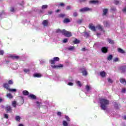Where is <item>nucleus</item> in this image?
I'll use <instances>...</instances> for the list:
<instances>
[{
  "mask_svg": "<svg viewBox=\"0 0 126 126\" xmlns=\"http://www.w3.org/2000/svg\"><path fill=\"white\" fill-rule=\"evenodd\" d=\"M80 12H84L85 11H92V9L88 7H84L80 9Z\"/></svg>",
  "mask_w": 126,
  "mask_h": 126,
  "instance_id": "nucleus-6",
  "label": "nucleus"
},
{
  "mask_svg": "<svg viewBox=\"0 0 126 126\" xmlns=\"http://www.w3.org/2000/svg\"><path fill=\"white\" fill-rule=\"evenodd\" d=\"M114 3H115V4H119V1L115 0V1H114Z\"/></svg>",
  "mask_w": 126,
  "mask_h": 126,
  "instance_id": "nucleus-59",
  "label": "nucleus"
},
{
  "mask_svg": "<svg viewBox=\"0 0 126 126\" xmlns=\"http://www.w3.org/2000/svg\"><path fill=\"white\" fill-rule=\"evenodd\" d=\"M36 104L37 107H41L42 106V103L39 102V101L36 102Z\"/></svg>",
  "mask_w": 126,
  "mask_h": 126,
  "instance_id": "nucleus-39",
  "label": "nucleus"
},
{
  "mask_svg": "<svg viewBox=\"0 0 126 126\" xmlns=\"http://www.w3.org/2000/svg\"><path fill=\"white\" fill-rule=\"evenodd\" d=\"M8 57L11 58V59H13V60H18V59H19V56H14L12 55H9L8 56Z\"/></svg>",
  "mask_w": 126,
  "mask_h": 126,
  "instance_id": "nucleus-9",
  "label": "nucleus"
},
{
  "mask_svg": "<svg viewBox=\"0 0 126 126\" xmlns=\"http://www.w3.org/2000/svg\"><path fill=\"white\" fill-rule=\"evenodd\" d=\"M71 7H70V6H67L66 7V9L67 10H68L69 9H71Z\"/></svg>",
  "mask_w": 126,
  "mask_h": 126,
  "instance_id": "nucleus-55",
  "label": "nucleus"
},
{
  "mask_svg": "<svg viewBox=\"0 0 126 126\" xmlns=\"http://www.w3.org/2000/svg\"><path fill=\"white\" fill-rule=\"evenodd\" d=\"M113 62H114L115 63L117 62H119V58H116L113 60Z\"/></svg>",
  "mask_w": 126,
  "mask_h": 126,
  "instance_id": "nucleus-46",
  "label": "nucleus"
},
{
  "mask_svg": "<svg viewBox=\"0 0 126 126\" xmlns=\"http://www.w3.org/2000/svg\"><path fill=\"white\" fill-rule=\"evenodd\" d=\"M123 120H126V116H124L123 117Z\"/></svg>",
  "mask_w": 126,
  "mask_h": 126,
  "instance_id": "nucleus-62",
  "label": "nucleus"
},
{
  "mask_svg": "<svg viewBox=\"0 0 126 126\" xmlns=\"http://www.w3.org/2000/svg\"><path fill=\"white\" fill-rule=\"evenodd\" d=\"M92 89V88H91V86L89 85H87L86 86V90L87 91V92H89L90 90Z\"/></svg>",
  "mask_w": 126,
  "mask_h": 126,
  "instance_id": "nucleus-14",
  "label": "nucleus"
},
{
  "mask_svg": "<svg viewBox=\"0 0 126 126\" xmlns=\"http://www.w3.org/2000/svg\"><path fill=\"white\" fill-rule=\"evenodd\" d=\"M89 28L91 30H92V31H96V28L92 24L89 25Z\"/></svg>",
  "mask_w": 126,
  "mask_h": 126,
  "instance_id": "nucleus-11",
  "label": "nucleus"
},
{
  "mask_svg": "<svg viewBox=\"0 0 126 126\" xmlns=\"http://www.w3.org/2000/svg\"><path fill=\"white\" fill-rule=\"evenodd\" d=\"M73 16H74V17H76V16H77V12H75L73 13Z\"/></svg>",
  "mask_w": 126,
  "mask_h": 126,
  "instance_id": "nucleus-51",
  "label": "nucleus"
},
{
  "mask_svg": "<svg viewBox=\"0 0 126 126\" xmlns=\"http://www.w3.org/2000/svg\"><path fill=\"white\" fill-rule=\"evenodd\" d=\"M63 34L65 36V37H71V32H67L65 30H63Z\"/></svg>",
  "mask_w": 126,
  "mask_h": 126,
  "instance_id": "nucleus-4",
  "label": "nucleus"
},
{
  "mask_svg": "<svg viewBox=\"0 0 126 126\" xmlns=\"http://www.w3.org/2000/svg\"><path fill=\"white\" fill-rule=\"evenodd\" d=\"M100 75L101 77H105L106 76V72L104 71H102L100 72Z\"/></svg>",
  "mask_w": 126,
  "mask_h": 126,
  "instance_id": "nucleus-18",
  "label": "nucleus"
},
{
  "mask_svg": "<svg viewBox=\"0 0 126 126\" xmlns=\"http://www.w3.org/2000/svg\"><path fill=\"white\" fill-rule=\"evenodd\" d=\"M14 7H11L10 9V11L11 12H14Z\"/></svg>",
  "mask_w": 126,
  "mask_h": 126,
  "instance_id": "nucleus-54",
  "label": "nucleus"
},
{
  "mask_svg": "<svg viewBox=\"0 0 126 126\" xmlns=\"http://www.w3.org/2000/svg\"><path fill=\"white\" fill-rule=\"evenodd\" d=\"M75 83L78 87H81L82 86V84H81V82L79 81H76Z\"/></svg>",
  "mask_w": 126,
  "mask_h": 126,
  "instance_id": "nucleus-16",
  "label": "nucleus"
},
{
  "mask_svg": "<svg viewBox=\"0 0 126 126\" xmlns=\"http://www.w3.org/2000/svg\"><path fill=\"white\" fill-rule=\"evenodd\" d=\"M63 22L64 23H68L70 22V20H69V19L65 18L63 20Z\"/></svg>",
  "mask_w": 126,
  "mask_h": 126,
  "instance_id": "nucleus-26",
  "label": "nucleus"
},
{
  "mask_svg": "<svg viewBox=\"0 0 126 126\" xmlns=\"http://www.w3.org/2000/svg\"><path fill=\"white\" fill-rule=\"evenodd\" d=\"M103 24L105 27H109L110 26V23L107 21H104Z\"/></svg>",
  "mask_w": 126,
  "mask_h": 126,
  "instance_id": "nucleus-21",
  "label": "nucleus"
},
{
  "mask_svg": "<svg viewBox=\"0 0 126 126\" xmlns=\"http://www.w3.org/2000/svg\"><path fill=\"white\" fill-rule=\"evenodd\" d=\"M77 22L78 24H81V22H82V20L79 19Z\"/></svg>",
  "mask_w": 126,
  "mask_h": 126,
  "instance_id": "nucleus-49",
  "label": "nucleus"
},
{
  "mask_svg": "<svg viewBox=\"0 0 126 126\" xmlns=\"http://www.w3.org/2000/svg\"><path fill=\"white\" fill-rule=\"evenodd\" d=\"M60 58L59 57H54L53 59H51L49 61L50 63L51 64H55L56 62H59Z\"/></svg>",
  "mask_w": 126,
  "mask_h": 126,
  "instance_id": "nucleus-2",
  "label": "nucleus"
},
{
  "mask_svg": "<svg viewBox=\"0 0 126 126\" xmlns=\"http://www.w3.org/2000/svg\"><path fill=\"white\" fill-rule=\"evenodd\" d=\"M5 110H6L7 113H9V112H11V108L9 106H7L5 107Z\"/></svg>",
  "mask_w": 126,
  "mask_h": 126,
  "instance_id": "nucleus-12",
  "label": "nucleus"
},
{
  "mask_svg": "<svg viewBox=\"0 0 126 126\" xmlns=\"http://www.w3.org/2000/svg\"><path fill=\"white\" fill-rule=\"evenodd\" d=\"M81 51H82L83 52H84V51H86V48H83L81 49Z\"/></svg>",
  "mask_w": 126,
  "mask_h": 126,
  "instance_id": "nucleus-61",
  "label": "nucleus"
},
{
  "mask_svg": "<svg viewBox=\"0 0 126 126\" xmlns=\"http://www.w3.org/2000/svg\"><path fill=\"white\" fill-rule=\"evenodd\" d=\"M96 29H98V30H100V31H103V26L98 25L96 27Z\"/></svg>",
  "mask_w": 126,
  "mask_h": 126,
  "instance_id": "nucleus-15",
  "label": "nucleus"
},
{
  "mask_svg": "<svg viewBox=\"0 0 126 126\" xmlns=\"http://www.w3.org/2000/svg\"><path fill=\"white\" fill-rule=\"evenodd\" d=\"M63 126H68V124L65 121H63Z\"/></svg>",
  "mask_w": 126,
  "mask_h": 126,
  "instance_id": "nucleus-31",
  "label": "nucleus"
},
{
  "mask_svg": "<svg viewBox=\"0 0 126 126\" xmlns=\"http://www.w3.org/2000/svg\"><path fill=\"white\" fill-rule=\"evenodd\" d=\"M51 67L54 69H59V68H63V64H59L58 65H51Z\"/></svg>",
  "mask_w": 126,
  "mask_h": 126,
  "instance_id": "nucleus-3",
  "label": "nucleus"
},
{
  "mask_svg": "<svg viewBox=\"0 0 126 126\" xmlns=\"http://www.w3.org/2000/svg\"><path fill=\"white\" fill-rule=\"evenodd\" d=\"M20 119H21V118L19 116H17L15 117V120L17 122H19V121H20Z\"/></svg>",
  "mask_w": 126,
  "mask_h": 126,
  "instance_id": "nucleus-35",
  "label": "nucleus"
},
{
  "mask_svg": "<svg viewBox=\"0 0 126 126\" xmlns=\"http://www.w3.org/2000/svg\"><path fill=\"white\" fill-rule=\"evenodd\" d=\"M8 84H10V85L13 84V81H12V80H10L8 81Z\"/></svg>",
  "mask_w": 126,
  "mask_h": 126,
  "instance_id": "nucleus-45",
  "label": "nucleus"
},
{
  "mask_svg": "<svg viewBox=\"0 0 126 126\" xmlns=\"http://www.w3.org/2000/svg\"><path fill=\"white\" fill-rule=\"evenodd\" d=\"M101 51L102 53H104V54H106L107 52H108V48L107 47H102L101 49Z\"/></svg>",
  "mask_w": 126,
  "mask_h": 126,
  "instance_id": "nucleus-13",
  "label": "nucleus"
},
{
  "mask_svg": "<svg viewBox=\"0 0 126 126\" xmlns=\"http://www.w3.org/2000/svg\"><path fill=\"white\" fill-rule=\"evenodd\" d=\"M49 23H48V21L47 20H44L42 22V25L44 27L48 26V25Z\"/></svg>",
  "mask_w": 126,
  "mask_h": 126,
  "instance_id": "nucleus-17",
  "label": "nucleus"
},
{
  "mask_svg": "<svg viewBox=\"0 0 126 126\" xmlns=\"http://www.w3.org/2000/svg\"><path fill=\"white\" fill-rule=\"evenodd\" d=\"M122 11L124 12V13H126V7H124Z\"/></svg>",
  "mask_w": 126,
  "mask_h": 126,
  "instance_id": "nucleus-52",
  "label": "nucleus"
},
{
  "mask_svg": "<svg viewBox=\"0 0 126 126\" xmlns=\"http://www.w3.org/2000/svg\"><path fill=\"white\" fill-rule=\"evenodd\" d=\"M100 35H101L100 33H97V37H99V36H100Z\"/></svg>",
  "mask_w": 126,
  "mask_h": 126,
  "instance_id": "nucleus-63",
  "label": "nucleus"
},
{
  "mask_svg": "<svg viewBox=\"0 0 126 126\" xmlns=\"http://www.w3.org/2000/svg\"><path fill=\"white\" fill-rule=\"evenodd\" d=\"M108 82H109V83H113V80L110 79V78H108Z\"/></svg>",
  "mask_w": 126,
  "mask_h": 126,
  "instance_id": "nucleus-48",
  "label": "nucleus"
},
{
  "mask_svg": "<svg viewBox=\"0 0 126 126\" xmlns=\"http://www.w3.org/2000/svg\"><path fill=\"white\" fill-rule=\"evenodd\" d=\"M57 115H58V116H59L60 117H61V115H62V112H58L57 113Z\"/></svg>",
  "mask_w": 126,
  "mask_h": 126,
  "instance_id": "nucleus-57",
  "label": "nucleus"
},
{
  "mask_svg": "<svg viewBox=\"0 0 126 126\" xmlns=\"http://www.w3.org/2000/svg\"><path fill=\"white\" fill-rule=\"evenodd\" d=\"M54 79L55 80L61 81V77H60L59 75H56L54 77Z\"/></svg>",
  "mask_w": 126,
  "mask_h": 126,
  "instance_id": "nucleus-20",
  "label": "nucleus"
},
{
  "mask_svg": "<svg viewBox=\"0 0 126 126\" xmlns=\"http://www.w3.org/2000/svg\"><path fill=\"white\" fill-rule=\"evenodd\" d=\"M33 77H37V78L42 77V75L39 73H34L33 74Z\"/></svg>",
  "mask_w": 126,
  "mask_h": 126,
  "instance_id": "nucleus-19",
  "label": "nucleus"
},
{
  "mask_svg": "<svg viewBox=\"0 0 126 126\" xmlns=\"http://www.w3.org/2000/svg\"><path fill=\"white\" fill-rule=\"evenodd\" d=\"M11 67L13 69H17L18 68V64L17 63H14L11 64Z\"/></svg>",
  "mask_w": 126,
  "mask_h": 126,
  "instance_id": "nucleus-8",
  "label": "nucleus"
},
{
  "mask_svg": "<svg viewBox=\"0 0 126 126\" xmlns=\"http://www.w3.org/2000/svg\"><path fill=\"white\" fill-rule=\"evenodd\" d=\"M29 98H30L31 99H32V100H36V95L32 94H30V95H28Z\"/></svg>",
  "mask_w": 126,
  "mask_h": 126,
  "instance_id": "nucleus-10",
  "label": "nucleus"
},
{
  "mask_svg": "<svg viewBox=\"0 0 126 126\" xmlns=\"http://www.w3.org/2000/svg\"><path fill=\"white\" fill-rule=\"evenodd\" d=\"M3 87L7 90H9V85L8 84H4Z\"/></svg>",
  "mask_w": 126,
  "mask_h": 126,
  "instance_id": "nucleus-24",
  "label": "nucleus"
},
{
  "mask_svg": "<svg viewBox=\"0 0 126 126\" xmlns=\"http://www.w3.org/2000/svg\"><path fill=\"white\" fill-rule=\"evenodd\" d=\"M3 54H4V51H3V50H0V56L3 55Z\"/></svg>",
  "mask_w": 126,
  "mask_h": 126,
  "instance_id": "nucleus-44",
  "label": "nucleus"
},
{
  "mask_svg": "<svg viewBox=\"0 0 126 126\" xmlns=\"http://www.w3.org/2000/svg\"><path fill=\"white\" fill-rule=\"evenodd\" d=\"M65 119L66 120L67 122H70V119L69 118V117H68V116H65Z\"/></svg>",
  "mask_w": 126,
  "mask_h": 126,
  "instance_id": "nucleus-38",
  "label": "nucleus"
},
{
  "mask_svg": "<svg viewBox=\"0 0 126 126\" xmlns=\"http://www.w3.org/2000/svg\"><path fill=\"white\" fill-rule=\"evenodd\" d=\"M108 13V9H104L103 10V15H106Z\"/></svg>",
  "mask_w": 126,
  "mask_h": 126,
  "instance_id": "nucleus-27",
  "label": "nucleus"
},
{
  "mask_svg": "<svg viewBox=\"0 0 126 126\" xmlns=\"http://www.w3.org/2000/svg\"><path fill=\"white\" fill-rule=\"evenodd\" d=\"M7 97L9 99H11L12 98V95H11V94H7Z\"/></svg>",
  "mask_w": 126,
  "mask_h": 126,
  "instance_id": "nucleus-36",
  "label": "nucleus"
},
{
  "mask_svg": "<svg viewBox=\"0 0 126 126\" xmlns=\"http://www.w3.org/2000/svg\"><path fill=\"white\" fill-rule=\"evenodd\" d=\"M114 107H115L116 108H118V104L117 103H114Z\"/></svg>",
  "mask_w": 126,
  "mask_h": 126,
  "instance_id": "nucleus-58",
  "label": "nucleus"
},
{
  "mask_svg": "<svg viewBox=\"0 0 126 126\" xmlns=\"http://www.w3.org/2000/svg\"><path fill=\"white\" fill-rule=\"evenodd\" d=\"M18 126H23V125H22V124H19Z\"/></svg>",
  "mask_w": 126,
  "mask_h": 126,
  "instance_id": "nucleus-64",
  "label": "nucleus"
},
{
  "mask_svg": "<svg viewBox=\"0 0 126 126\" xmlns=\"http://www.w3.org/2000/svg\"><path fill=\"white\" fill-rule=\"evenodd\" d=\"M68 41V39L65 38L63 40V43H67Z\"/></svg>",
  "mask_w": 126,
  "mask_h": 126,
  "instance_id": "nucleus-43",
  "label": "nucleus"
},
{
  "mask_svg": "<svg viewBox=\"0 0 126 126\" xmlns=\"http://www.w3.org/2000/svg\"><path fill=\"white\" fill-rule=\"evenodd\" d=\"M112 59H113V55H112L108 56L107 57L108 61H112Z\"/></svg>",
  "mask_w": 126,
  "mask_h": 126,
  "instance_id": "nucleus-33",
  "label": "nucleus"
},
{
  "mask_svg": "<svg viewBox=\"0 0 126 126\" xmlns=\"http://www.w3.org/2000/svg\"><path fill=\"white\" fill-rule=\"evenodd\" d=\"M59 5H60V6H63V5H64V4L63 3H61L60 4H59Z\"/></svg>",
  "mask_w": 126,
  "mask_h": 126,
  "instance_id": "nucleus-60",
  "label": "nucleus"
},
{
  "mask_svg": "<svg viewBox=\"0 0 126 126\" xmlns=\"http://www.w3.org/2000/svg\"><path fill=\"white\" fill-rule=\"evenodd\" d=\"M74 44H78L79 43V40L75 38L73 41Z\"/></svg>",
  "mask_w": 126,
  "mask_h": 126,
  "instance_id": "nucleus-34",
  "label": "nucleus"
},
{
  "mask_svg": "<svg viewBox=\"0 0 126 126\" xmlns=\"http://www.w3.org/2000/svg\"><path fill=\"white\" fill-rule=\"evenodd\" d=\"M100 104L101 110H103V111H106V110H107L108 105L110 104V101L106 98H100Z\"/></svg>",
  "mask_w": 126,
  "mask_h": 126,
  "instance_id": "nucleus-1",
  "label": "nucleus"
},
{
  "mask_svg": "<svg viewBox=\"0 0 126 126\" xmlns=\"http://www.w3.org/2000/svg\"><path fill=\"white\" fill-rule=\"evenodd\" d=\"M63 30H61V29H58L56 30V33H62L63 34Z\"/></svg>",
  "mask_w": 126,
  "mask_h": 126,
  "instance_id": "nucleus-32",
  "label": "nucleus"
},
{
  "mask_svg": "<svg viewBox=\"0 0 126 126\" xmlns=\"http://www.w3.org/2000/svg\"><path fill=\"white\" fill-rule=\"evenodd\" d=\"M48 7L47 5H43L42 6V9H46Z\"/></svg>",
  "mask_w": 126,
  "mask_h": 126,
  "instance_id": "nucleus-42",
  "label": "nucleus"
},
{
  "mask_svg": "<svg viewBox=\"0 0 126 126\" xmlns=\"http://www.w3.org/2000/svg\"><path fill=\"white\" fill-rule=\"evenodd\" d=\"M120 69L121 70H122V71H125V70H126V67L125 66H123V67H122Z\"/></svg>",
  "mask_w": 126,
  "mask_h": 126,
  "instance_id": "nucleus-47",
  "label": "nucleus"
},
{
  "mask_svg": "<svg viewBox=\"0 0 126 126\" xmlns=\"http://www.w3.org/2000/svg\"><path fill=\"white\" fill-rule=\"evenodd\" d=\"M12 105L13 107H16V102L13 101L12 103Z\"/></svg>",
  "mask_w": 126,
  "mask_h": 126,
  "instance_id": "nucleus-40",
  "label": "nucleus"
},
{
  "mask_svg": "<svg viewBox=\"0 0 126 126\" xmlns=\"http://www.w3.org/2000/svg\"><path fill=\"white\" fill-rule=\"evenodd\" d=\"M90 3H93V4H96L98 3V1L96 0H91L90 1Z\"/></svg>",
  "mask_w": 126,
  "mask_h": 126,
  "instance_id": "nucleus-30",
  "label": "nucleus"
},
{
  "mask_svg": "<svg viewBox=\"0 0 126 126\" xmlns=\"http://www.w3.org/2000/svg\"><path fill=\"white\" fill-rule=\"evenodd\" d=\"M126 88H123L122 90V93H126Z\"/></svg>",
  "mask_w": 126,
  "mask_h": 126,
  "instance_id": "nucleus-53",
  "label": "nucleus"
},
{
  "mask_svg": "<svg viewBox=\"0 0 126 126\" xmlns=\"http://www.w3.org/2000/svg\"><path fill=\"white\" fill-rule=\"evenodd\" d=\"M108 42H109L110 44H114V41L111 39H108Z\"/></svg>",
  "mask_w": 126,
  "mask_h": 126,
  "instance_id": "nucleus-41",
  "label": "nucleus"
},
{
  "mask_svg": "<svg viewBox=\"0 0 126 126\" xmlns=\"http://www.w3.org/2000/svg\"><path fill=\"white\" fill-rule=\"evenodd\" d=\"M60 17H64V14H61L59 15Z\"/></svg>",
  "mask_w": 126,
  "mask_h": 126,
  "instance_id": "nucleus-56",
  "label": "nucleus"
},
{
  "mask_svg": "<svg viewBox=\"0 0 126 126\" xmlns=\"http://www.w3.org/2000/svg\"><path fill=\"white\" fill-rule=\"evenodd\" d=\"M23 71L24 72H25V73H30V69L25 68L24 69Z\"/></svg>",
  "mask_w": 126,
  "mask_h": 126,
  "instance_id": "nucleus-28",
  "label": "nucleus"
},
{
  "mask_svg": "<svg viewBox=\"0 0 126 126\" xmlns=\"http://www.w3.org/2000/svg\"><path fill=\"white\" fill-rule=\"evenodd\" d=\"M81 71H82L84 76H86L88 74V73H87V71H86L85 68H82L81 69Z\"/></svg>",
  "mask_w": 126,
  "mask_h": 126,
  "instance_id": "nucleus-7",
  "label": "nucleus"
},
{
  "mask_svg": "<svg viewBox=\"0 0 126 126\" xmlns=\"http://www.w3.org/2000/svg\"><path fill=\"white\" fill-rule=\"evenodd\" d=\"M73 79L72 78H70L67 80V85H69V86H73Z\"/></svg>",
  "mask_w": 126,
  "mask_h": 126,
  "instance_id": "nucleus-5",
  "label": "nucleus"
},
{
  "mask_svg": "<svg viewBox=\"0 0 126 126\" xmlns=\"http://www.w3.org/2000/svg\"><path fill=\"white\" fill-rule=\"evenodd\" d=\"M23 95H24L25 96H27L28 95H29V92L28 91L25 90L23 92Z\"/></svg>",
  "mask_w": 126,
  "mask_h": 126,
  "instance_id": "nucleus-25",
  "label": "nucleus"
},
{
  "mask_svg": "<svg viewBox=\"0 0 126 126\" xmlns=\"http://www.w3.org/2000/svg\"><path fill=\"white\" fill-rule=\"evenodd\" d=\"M8 90L11 92H16V89H9Z\"/></svg>",
  "mask_w": 126,
  "mask_h": 126,
  "instance_id": "nucleus-37",
  "label": "nucleus"
},
{
  "mask_svg": "<svg viewBox=\"0 0 126 126\" xmlns=\"http://www.w3.org/2000/svg\"><path fill=\"white\" fill-rule=\"evenodd\" d=\"M4 118H5V119H8V115L6 114H4Z\"/></svg>",
  "mask_w": 126,
  "mask_h": 126,
  "instance_id": "nucleus-50",
  "label": "nucleus"
},
{
  "mask_svg": "<svg viewBox=\"0 0 126 126\" xmlns=\"http://www.w3.org/2000/svg\"><path fill=\"white\" fill-rule=\"evenodd\" d=\"M120 82H121V83H122V84H124V83H125V84L126 85V81L125 79H121Z\"/></svg>",
  "mask_w": 126,
  "mask_h": 126,
  "instance_id": "nucleus-29",
  "label": "nucleus"
},
{
  "mask_svg": "<svg viewBox=\"0 0 126 126\" xmlns=\"http://www.w3.org/2000/svg\"><path fill=\"white\" fill-rule=\"evenodd\" d=\"M118 51L119 53H120L121 54H125V53H126L125 52V50H123V49L121 48H118Z\"/></svg>",
  "mask_w": 126,
  "mask_h": 126,
  "instance_id": "nucleus-23",
  "label": "nucleus"
},
{
  "mask_svg": "<svg viewBox=\"0 0 126 126\" xmlns=\"http://www.w3.org/2000/svg\"><path fill=\"white\" fill-rule=\"evenodd\" d=\"M75 49V47L74 46H69L67 48V50L68 51H73Z\"/></svg>",
  "mask_w": 126,
  "mask_h": 126,
  "instance_id": "nucleus-22",
  "label": "nucleus"
}]
</instances>
